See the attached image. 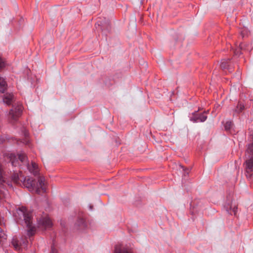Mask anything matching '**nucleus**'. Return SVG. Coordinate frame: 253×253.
<instances>
[{"label": "nucleus", "mask_w": 253, "mask_h": 253, "mask_svg": "<svg viewBox=\"0 0 253 253\" xmlns=\"http://www.w3.org/2000/svg\"><path fill=\"white\" fill-rule=\"evenodd\" d=\"M92 206H90V209H92Z\"/></svg>", "instance_id": "25"}, {"label": "nucleus", "mask_w": 253, "mask_h": 253, "mask_svg": "<svg viewBox=\"0 0 253 253\" xmlns=\"http://www.w3.org/2000/svg\"><path fill=\"white\" fill-rule=\"evenodd\" d=\"M245 108L244 105L241 103H239L237 106V108L235 110V111L238 113H241Z\"/></svg>", "instance_id": "20"}, {"label": "nucleus", "mask_w": 253, "mask_h": 253, "mask_svg": "<svg viewBox=\"0 0 253 253\" xmlns=\"http://www.w3.org/2000/svg\"><path fill=\"white\" fill-rule=\"evenodd\" d=\"M79 227H84V220L83 218H80L76 223Z\"/></svg>", "instance_id": "19"}, {"label": "nucleus", "mask_w": 253, "mask_h": 253, "mask_svg": "<svg viewBox=\"0 0 253 253\" xmlns=\"http://www.w3.org/2000/svg\"><path fill=\"white\" fill-rule=\"evenodd\" d=\"M7 235L4 231L0 227V244H3V243L6 240Z\"/></svg>", "instance_id": "15"}, {"label": "nucleus", "mask_w": 253, "mask_h": 253, "mask_svg": "<svg viewBox=\"0 0 253 253\" xmlns=\"http://www.w3.org/2000/svg\"><path fill=\"white\" fill-rule=\"evenodd\" d=\"M233 126V123L231 121H227L225 124V128L226 130L230 129Z\"/></svg>", "instance_id": "21"}, {"label": "nucleus", "mask_w": 253, "mask_h": 253, "mask_svg": "<svg viewBox=\"0 0 253 253\" xmlns=\"http://www.w3.org/2000/svg\"><path fill=\"white\" fill-rule=\"evenodd\" d=\"M6 185L10 188L12 187V184L5 170L4 167L0 163V187L3 188Z\"/></svg>", "instance_id": "5"}, {"label": "nucleus", "mask_w": 253, "mask_h": 253, "mask_svg": "<svg viewBox=\"0 0 253 253\" xmlns=\"http://www.w3.org/2000/svg\"><path fill=\"white\" fill-rule=\"evenodd\" d=\"M237 208L236 206H234L232 209L231 208L229 210H227V211L231 214H232L233 213L235 214L237 211Z\"/></svg>", "instance_id": "22"}, {"label": "nucleus", "mask_w": 253, "mask_h": 253, "mask_svg": "<svg viewBox=\"0 0 253 253\" xmlns=\"http://www.w3.org/2000/svg\"><path fill=\"white\" fill-rule=\"evenodd\" d=\"M13 100V95L10 93H6L3 95V102L9 105L11 104Z\"/></svg>", "instance_id": "11"}, {"label": "nucleus", "mask_w": 253, "mask_h": 253, "mask_svg": "<svg viewBox=\"0 0 253 253\" xmlns=\"http://www.w3.org/2000/svg\"><path fill=\"white\" fill-rule=\"evenodd\" d=\"M28 241L26 238H21L20 240L13 238L11 241V244L17 251H20L22 248H26L27 247Z\"/></svg>", "instance_id": "6"}, {"label": "nucleus", "mask_w": 253, "mask_h": 253, "mask_svg": "<svg viewBox=\"0 0 253 253\" xmlns=\"http://www.w3.org/2000/svg\"><path fill=\"white\" fill-rule=\"evenodd\" d=\"M7 88V84L5 80L0 77V92H3Z\"/></svg>", "instance_id": "13"}, {"label": "nucleus", "mask_w": 253, "mask_h": 253, "mask_svg": "<svg viewBox=\"0 0 253 253\" xmlns=\"http://www.w3.org/2000/svg\"><path fill=\"white\" fill-rule=\"evenodd\" d=\"M50 253H57V250L55 248L54 246L51 247Z\"/></svg>", "instance_id": "23"}, {"label": "nucleus", "mask_w": 253, "mask_h": 253, "mask_svg": "<svg viewBox=\"0 0 253 253\" xmlns=\"http://www.w3.org/2000/svg\"><path fill=\"white\" fill-rule=\"evenodd\" d=\"M229 59H227L226 60V59L221 60V63H220L221 68L223 69H227L229 66Z\"/></svg>", "instance_id": "16"}, {"label": "nucleus", "mask_w": 253, "mask_h": 253, "mask_svg": "<svg viewBox=\"0 0 253 253\" xmlns=\"http://www.w3.org/2000/svg\"><path fill=\"white\" fill-rule=\"evenodd\" d=\"M15 217L17 222L26 226L29 237L35 235L36 228L33 223V213L31 211L23 206L19 207L15 213Z\"/></svg>", "instance_id": "1"}, {"label": "nucleus", "mask_w": 253, "mask_h": 253, "mask_svg": "<svg viewBox=\"0 0 253 253\" xmlns=\"http://www.w3.org/2000/svg\"><path fill=\"white\" fill-rule=\"evenodd\" d=\"M7 157L12 166H16L19 160L22 163H24L26 165L28 169L31 173H33L34 175L38 174L39 170L37 164L34 162H32L31 164L27 163V157L24 153H21L18 154L17 156L13 153H9L7 154Z\"/></svg>", "instance_id": "2"}, {"label": "nucleus", "mask_w": 253, "mask_h": 253, "mask_svg": "<svg viewBox=\"0 0 253 253\" xmlns=\"http://www.w3.org/2000/svg\"><path fill=\"white\" fill-rule=\"evenodd\" d=\"M23 109V107L20 103L12 106V108L10 110L8 116V120L9 123L14 124L17 122L22 114Z\"/></svg>", "instance_id": "4"}, {"label": "nucleus", "mask_w": 253, "mask_h": 253, "mask_svg": "<svg viewBox=\"0 0 253 253\" xmlns=\"http://www.w3.org/2000/svg\"><path fill=\"white\" fill-rule=\"evenodd\" d=\"M6 65L7 63L6 61L0 55V70L3 69Z\"/></svg>", "instance_id": "18"}, {"label": "nucleus", "mask_w": 253, "mask_h": 253, "mask_svg": "<svg viewBox=\"0 0 253 253\" xmlns=\"http://www.w3.org/2000/svg\"><path fill=\"white\" fill-rule=\"evenodd\" d=\"M251 157L246 160L245 163V169L247 176L251 177L253 176V153H250Z\"/></svg>", "instance_id": "8"}, {"label": "nucleus", "mask_w": 253, "mask_h": 253, "mask_svg": "<svg viewBox=\"0 0 253 253\" xmlns=\"http://www.w3.org/2000/svg\"><path fill=\"white\" fill-rule=\"evenodd\" d=\"M181 168L183 169V170L184 171H185V170H186V169H184V167H183L181 166Z\"/></svg>", "instance_id": "24"}, {"label": "nucleus", "mask_w": 253, "mask_h": 253, "mask_svg": "<svg viewBox=\"0 0 253 253\" xmlns=\"http://www.w3.org/2000/svg\"><path fill=\"white\" fill-rule=\"evenodd\" d=\"M38 221L39 226L44 229L50 228L52 225L51 219L47 216L41 217Z\"/></svg>", "instance_id": "9"}, {"label": "nucleus", "mask_w": 253, "mask_h": 253, "mask_svg": "<svg viewBox=\"0 0 253 253\" xmlns=\"http://www.w3.org/2000/svg\"><path fill=\"white\" fill-rule=\"evenodd\" d=\"M207 112L203 113H198L197 112L193 113L190 117V120L194 123L204 122L207 119Z\"/></svg>", "instance_id": "7"}, {"label": "nucleus", "mask_w": 253, "mask_h": 253, "mask_svg": "<svg viewBox=\"0 0 253 253\" xmlns=\"http://www.w3.org/2000/svg\"><path fill=\"white\" fill-rule=\"evenodd\" d=\"M114 253H133L131 249L123 247L121 245H117L115 247Z\"/></svg>", "instance_id": "10"}, {"label": "nucleus", "mask_w": 253, "mask_h": 253, "mask_svg": "<svg viewBox=\"0 0 253 253\" xmlns=\"http://www.w3.org/2000/svg\"><path fill=\"white\" fill-rule=\"evenodd\" d=\"M25 136H27V133H25Z\"/></svg>", "instance_id": "26"}, {"label": "nucleus", "mask_w": 253, "mask_h": 253, "mask_svg": "<svg viewBox=\"0 0 253 253\" xmlns=\"http://www.w3.org/2000/svg\"><path fill=\"white\" fill-rule=\"evenodd\" d=\"M243 49V44H240V47L236 49L232 48L235 55L238 56L241 54V50Z\"/></svg>", "instance_id": "17"}, {"label": "nucleus", "mask_w": 253, "mask_h": 253, "mask_svg": "<svg viewBox=\"0 0 253 253\" xmlns=\"http://www.w3.org/2000/svg\"><path fill=\"white\" fill-rule=\"evenodd\" d=\"M9 194L7 190H0V204L3 202H7Z\"/></svg>", "instance_id": "12"}, {"label": "nucleus", "mask_w": 253, "mask_h": 253, "mask_svg": "<svg viewBox=\"0 0 253 253\" xmlns=\"http://www.w3.org/2000/svg\"><path fill=\"white\" fill-rule=\"evenodd\" d=\"M21 182L23 183V185L27 187L30 191H35L38 194H40L41 191L46 192V188L44 185V178L43 177H39L38 182H36L35 180L31 178H21Z\"/></svg>", "instance_id": "3"}, {"label": "nucleus", "mask_w": 253, "mask_h": 253, "mask_svg": "<svg viewBox=\"0 0 253 253\" xmlns=\"http://www.w3.org/2000/svg\"><path fill=\"white\" fill-rule=\"evenodd\" d=\"M21 178H23V177L21 175L19 177L17 173H14L11 176L12 180L16 184H20Z\"/></svg>", "instance_id": "14"}]
</instances>
